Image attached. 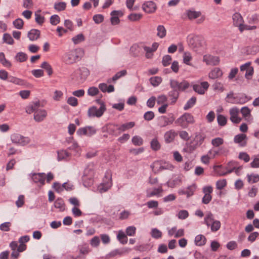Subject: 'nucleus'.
Returning a JSON list of instances; mask_svg holds the SVG:
<instances>
[{
	"label": "nucleus",
	"instance_id": "nucleus-15",
	"mask_svg": "<svg viewBox=\"0 0 259 259\" xmlns=\"http://www.w3.org/2000/svg\"><path fill=\"white\" fill-rule=\"evenodd\" d=\"M156 8V4L152 1L146 2L142 5L143 10L147 13H154Z\"/></svg>",
	"mask_w": 259,
	"mask_h": 259
},
{
	"label": "nucleus",
	"instance_id": "nucleus-17",
	"mask_svg": "<svg viewBox=\"0 0 259 259\" xmlns=\"http://www.w3.org/2000/svg\"><path fill=\"white\" fill-rule=\"evenodd\" d=\"M209 83L207 81H204L200 84H194L193 85V90L199 94H204L205 91L209 87Z\"/></svg>",
	"mask_w": 259,
	"mask_h": 259
},
{
	"label": "nucleus",
	"instance_id": "nucleus-52",
	"mask_svg": "<svg viewBox=\"0 0 259 259\" xmlns=\"http://www.w3.org/2000/svg\"><path fill=\"white\" fill-rule=\"evenodd\" d=\"M136 228L135 226H129L125 230L126 234L129 236H133L135 235Z\"/></svg>",
	"mask_w": 259,
	"mask_h": 259
},
{
	"label": "nucleus",
	"instance_id": "nucleus-3",
	"mask_svg": "<svg viewBox=\"0 0 259 259\" xmlns=\"http://www.w3.org/2000/svg\"><path fill=\"white\" fill-rule=\"evenodd\" d=\"M112 175L110 171H107L103 178V183L98 187V190L100 193H104L109 190L112 186Z\"/></svg>",
	"mask_w": 259,
	"mask_h": 259
},
{
	"label": "nucleus",
	"instance_id": "nucleus-47",
	"mask_svg": "<svg viewBox=\"0 0 259 259\" xmlns=\"http://www.w3.org/2000/svg\"><path fill=\"white\" fill-rule=\"evenodd\" d=\"M84 39V37L82 35V33H79L74 37H72V40L74 42V44H78L82 41H83Z\"/></svg>",
	"mask_w": 259,
	"mask_h": 259
},
{
	"label": "nucleus",
	"instance_id": "nucleus-44",
	"mask_svg": "<svg viewBox=\"0 0 259 259\" xmlns=\"http://www.w3.org/2000/svg\"><path fill=\"white\" fill-rule=\"evenodd\" d=\"M168 95L169 97L171 98V103H175L179 96V93L178 91L173 90L172 91L169 92Z\"/></svg>",
	"mask_w": 259,
	"mask_h": 259
},
{
	"label": "nucleus",
	"instance_id": "nucleus-25",
	"mask_svg": "<svg viewBox=\"0 0 259 259\" xmlns=\"http://www.w3.org/2000/svg\"><path fill=\"white\" fill-rule=\"evenodd\" d=\"M71 154L65 150H60L58 151V160H68L70 159Z\"/></svg>",
	"mask_w": 259,
	"mask_h": 259
},
{
	"label": "nucleus",
	"instance_id": "nucleus-35",
	"mask_svg": "<svg viewBox=\"0 0 259 259\" xmlns=\"http://www.w3.org/2000/svg\"><path fill=\"white\" fill-rule=\"evenodd\" d=\"M183 57L184 63L187 65H191L190 62L192 60V57L191 53L188 52H185Z\"/></svg>",
	"mask_w": 259,
	"mask_h": 259
},
{
	"label": "nucleus",
	"instance_id": "nucleus-62",
	"mask_svg": "<svg viewBox=\"0 0 259 259\" xmlns=\"http://www.w3.org/2000/svg\"><path fill=\"white\" fill-rule=\"evenodd\" d=\"M196 190V187L195 185H192L187 188L186 189V195L187 197H189L194 194Z\"/></svg>",
	"mask_w": 259,
	"mask_h": 259
},
{
	"label": "nucleus",
	"instance_id": "nucleus-6",
	"mask_svg": "<svg viewBox=\"0 0 259 259\" xmlns=\"http://www.w3.org/2000/svg\"><path fill=\"white\" fill-rule=\"evenodd\" d=\"M106 110V106L103 103L99 109L95 106H92L88 109V115L89 117H100L104 114Z\"/></svg>",
	"mask_w": 259,
	"mask_h": 259
},
{
	"label": "nucleus",
	"instance_id": "nucleus-31",
	"mask_svg": "<svg viewBox=\"0 0 259 259\" xmlns=\"http://www.w3.org/2000/svg\"><path fill=\"white\" fill-rule=\"evenodd\" d=\"M120 12V11L114 10L111 13V22L112 25H116L119 23L120 21L118 15Z\"/></svg>",
	"mask_w": 259,
	"mask_h": 259
},
{
	"label": "nucleus",
	"instance_id": "nucleus-63",
	"mask_svg": "<svg viewBox=\"0 0 259 259\" xmlns=\"http://www.w3.org/2000/svg\"><path fill=\"white\" fill-rule=\"evenodd\" d=\"M155 115L153 111H149L146 112L144 115V118L147 121H150L153 119Z\"/></svg>",
	"mask_w": 259,
	"mask_h": 259
},
{
	"label": "nucleus",
	"instance_id": "nucleus-53",
	"mask_svg": "<svg viewBox=\"0 0 259 259\" xmlns=\"http://www.w3.org/2000/svg\"><path fill=\"white\" fill-rule=\"evenodd\" d=\"M177 217L179 219L185 220L189 216V212L186 210H181L177 214Z\"/></svg>",
	"mask_w": 259,
	"mask_h": 259
},
{
	"label": "nucleus",
	"instance_id": "nucleus-34",
	"mask_svg": "<svg viewBox=\"0 0 259 259\" xmlns=\"http://www.w3.org/2000/svg\"><path fill=\"white\" fill-rule=\"evenodd\" d=\"M224 140L223 138L220 137L215 138L212 139L211 143L214 147H219L224 144Z\"/></svg>",
	"mask_w": 259,
	"mask_h": 259
},
{
	"label": "nucleus",
	"instance_id": "nucleus-10",
	"mask_svg": "<svg viewBox=\"0 0 259 259\" xmlns=\"http://www.w3.org/2000/svg\"><path fill=\"white\" fill-rule=\"evenodd\" d=\"M203 61L208 65L215 66L219 64L220 58L218 56L205 55L203 56Z\"/></svg>",
	"mask_w": 259,
	"mask_h": 259
},
{
	"label": "nucleus",
	"instance_id": "nucleus-55",
	"mask_svg": "<svg viewBox=\"0 0 259 259\" xmlns=\"http://www.w3.org/2000/svg\"><path fill=\"white\" fill-rule=\"evenodd\" d=\"M151 148L154 150L157 151L160 148V144L156 139H154L151 142Z\"/></svg>",
	"mask_w": 259,
	"mask_h": 259
},
{
	"label": "nucleus",
	"instance_id": "nucleus-2",
	"mask_svg": "<svg viewBox=\"0 0 259 259\" xmlns=\"http://www.w3.org/2000/svg\"><path fill=\"white\" fill-rule=\"evenodd\" d=\"M204 223L208 226H210L212 232H217L221 226V223L219 221L214 220L212 213L208 212L204 218Z\"/></svg>",
	"mask_w": 259,
	"mask_h": 259
},
{
	"label": "nucleus",
	"instance_id": "nucleus-13",
	"mask_svg": "<svg viewBox=\"0 0 259 259\" xmlns=\"http://www.w3.org/2000/svg\"><path fill=\"white\" fill-rule=\"evenodd\" d=\"M228 150L222 148L220 147L218 149L212 148L210 149L208 153L210 156V158H214L217 156H220L222 155H226L228 153Z\"/></svg>",
	"mask_w": 259,
	"mask_h": 259
},
{
	"label": "nucleus",
	"instance_id": "nucleus-26",
	"mask_svg": "<svg viewBox=\"0 0 259 259\" xmlns=\"http://www.w3.org/2000/svg\"><path fill=\"white\" fill-rule=\"evenodd\" d=\"M222 75V71L219 68H215L209 73L208 76L214 79L221 77Z\"/></svg>",
	"mask_w": 259,
	"mask_h": 259
},
{
	"label": "nucleus",
	"instance_id": "nucleus-42",
	"mask_svg": "<svg viewBox=\"0 0 259 259\" xmlns=\"http://www.w3.org/2000/svg\"><path fill=\"white\" fill-rule=\"evenodd\" d=\"M247 178L249 183H255L259 181V175H247Z\"/></svg>",
	"mask_w": 259,
	"mask_h": 259
},
{
	"label": "nucleus",
	"instance_id": "nucleus-7",
	"mask_svg": "<svg viewBox=\"0 0 259 259\" xmlns=\"http://www.w3.org/2000/svg\"><path fill=\"white\" fill-rule=\"evenodd\" d=\"M193 116L189 113H185L176 120V123L184 128H186L189 124L194 123Z\"/></svg>",
	"mask_w": 259,
	"mask_h": 259
},
{
	"label": "nucleus",
	"instance_id": "nucleus-19",
	"mask_svg": "<svg viewBox=\"0 0 259 259\" xmlns=\"http://www.w3.org/2000/svg\"><path fill=\"white\" fill-rule=\"evenodd\" d=\"M177 135L178 133L174 130H170L168 131H167L164 135V138L165 143H171L174 141L175 137Z\"/></svg>",
	"mask_w": 259,
	"mask_h": 259
},
{
	"label": "nucleus",
	"instance_id": "nucleus-58",
	"mask_svg": "<svg viewBox=\"0 0 259 259\" xmlns=\"http://www.w3.org/2000/svg\"><path fill=\"white\" fill-rule=\"evenodd\" d=\"M171 57L169 55H165L162 58V63L164 66L169 65L171 61Z\"/></svg>",
	"mask_w": 259,
	"mask_h": 259
},
{
	"label": "nucleus",
	"instance_id": "nucleus-16",
	"mask_svg": "<svg viewBox=\"0 0 259 259\" xmlns=\"http://www.w3.org/2000/svg\"><path fill=\"white\" fill-rule=\"evenodd\" d=\"M233 23L236 26L239 27L240 31H243L242 29V24L244 22L243 19L241 15L239 13H235L233 16Z\"/></svg>",
	"mask_w": 259,
	"mask_h": 259
},
{
	"label": "nucleus",
	"instance_id": "nucleus-43",
	"mask_svg": "<svg viewBox=\"0 0 259 259\" xmlns=\"http://www.w3.org/2000/svg\"><path fill=\"white\" fill-rule=\"evenodd\" d=\"M15 59L20 62H23L27 59V56L24 53L19 52L16 54Z\"/></svg>",
	"mask_w": 259,
	"mask_h": 259
},
{
	"label": "nucleus",
	"instance_id": "nucleus-60",
	"mask_svg": "<svg viewBox=\"0 0 259 259\" xmlns=\"http://www.w3.org/2000/svg\"><path fill=\"white\" fill-rule=\"evenodd\" d=\"M227 185V182L226 180H219L216 183V187L218 189L222 190L225 187H226Z\"/></svg>",
	"mask_w": 259,
	"mask_h": 259
},
{
	"label": "nucleus",
	"instance_id": "nucleus-4",
	"mask_svg": "<svg viewBox=\"0 0 259 259\" xmlns=\"http://www.w3.org/2000/svg\"><path fill=\"white\" fill-rule=\"evenodd\" d=\"M89 74V70L87 68H82L76 70L72 74L71 78L79 83H82L87 79Z\"/></svg>",
	"mask_w": 259,
	"mask_h": 259
},
{
	"label": "nucleus",
	"instance_id": "nucleus-29",
	"mask_svg": "<svg viewBox=\"0 0 259 259\" xmlns=\"http://www.w3.org/2000/svg\"><path fill=\"white\" fill-rule=\"evenodd\" d=\"M94 177V169L90 167H86L83 171L82 180H86L87 178H93Z\"/></svg>",
	"mask_w": 259,
	"mask_h": 259
},
{
	"label": "nucleus",
	"instance_id": "nucleus-45",
	"mask_svg": "<svg viewBox=\"0 0 259 259\" xmlns=\"http://www.w3.org/2000/svg\"><path fill=\"white\" fill-rule=\"evenodd\" d=\"M196 98L195 97H192L190 99H189L186 105H185L184 109L185 110L189 109V108L192 107L196 103Z\"/></svg>",
	"mask_w": 259,
	"mask_h": 259
},
{
	"label": "nucleus",
	"instance_id": "nucleus-51",
	"mask_svg": "<svg viewBox=\"0 0 259 259\" xmlns=\"http://www.w3.org/2000/svg\"><path fill=\"white\" fill-rule=\"evenodd\" d=\"M132 141L133 143L136 146H141L143 143L142 138L138 136L133 137Z\"/></svg>",
	"mask_w": 259,
	"mask_h": 259
},
{
	"label": "nucleus",
	"instance_id": "nucleus-28",
	"mask_svg": "<svg viewBox=\"0 0 259 259\" xmlns=\"http://www.w3.org/2000/svg\"><path fill=\"white\" fill-rule=\"evenodd\" d=\"M54 205L55 208L60 211H63L65 209V204L62 198H58L54 202Z\"/></svg>",
	"mask_w": 259,
	"mask_h": 259
},
{
	"label": "nucleus",
	"instance_id": "nucleus-9",
	"mask_svg": "<svg viewBox=\"0 0 259 259\" xmlns=\"http://www.w3.org/2000/svg\"><path fill=\"white\" fill-rule=\"evenodd\" d=\"M97 130L94 126H88L79 128L77 131V134L79 136H87L91 137L96 133Z\"/></svg>",
	"mask_w": 259,
	"mask_h": 259
},
{
	"label": "nucleus",
	"instance_id": "nucleus-30",
	"mask_svg": "<svg viewBox=\"0 0 259 259\" xmlns=\"http://www.w3.org/2000/svg\"><path fill=\"white\" fill-rule=\"evenodd\" d=\"M99 88L101 90V91L103 92H108L111 93L114 92V88L112 85H107L106 83H102L99 84Z\"/></svg>",
	"mask_w": 259,
	"mask_h": 259
},
{
	"label": "nucleus",
	"instance_id": "nucleus-14",
	"mask_svg": "<svg viewBox=\"0 0 259 259\" xmlns=\"http://www.w3.org/2000/svg\"><path fill=\"white\" fill-rule=\"evenodd\" d=\"M247 136L244 134H240L236 135L234 138V143L238 144L241 147H244L247 143Z\"/></svg>",
	"mask_w": 259,
	"mask_h": 259
},
{
	"label": "nucleus",
	"instance_id": "nucleus-23",
	"mask_svg": "<svg viewBox=\"0 0 259 259\" xmlns=\"http://www.w3.org/2000/svg\"><path fill=\"white\" fill-rule=\"evenodd\" d=\"M8 81L18 85L27 86V82L25 80L11 75L9 76Z\"/></svg>",
	"mask_w": 259,
	"mask_h": 259
},
{
	"label": "nucleus",
	"instance_id": "nucleus-12",
	"mask_svg": "<svg viewBox=\"0 0 259 259\" xmlns=\"http://www.w3.org/2000/svg\"><path fill=\"white\" fill-rule=\"evenodd\" d=\"M175 120V117L172 115L169 117L162 116L159 117L158 120V125L160 127H165L169 124H172Z\"/></svg>",
	"mask_w": 259,
	"mask_h": 259
},
{
	"label": "nucleus",
	"instance_id": "nucleus-36",
	"mask_svg": "<svg viewBox=\"0 0 259 259\" xmlns=\"http://www.w3.org/2000/svg\"><path fill=\"white\" fill-rule=\"evenodd\" d=\"M163 191L161 185L157 188H154L153 190L151 192L147 193V196L148 197H151L153 196L157 195L158 194L162 193Z\"/></svg>",
	"mask_w": 259,
	"mask_h": 259
},
{
	"label": "nucleus",
	"instance_id": "nucleus-64",
	"mask_svg": "<svg viewBox=\"0 0 259 259\" xmlns=\"http://www.w3.org/2000/svg\"><path fill=\"white\" fill-rule=\"evenodd\" d=\"M60 21V17L57 15H54L51 17L50 22L52 25H56Z\"/></svg>",
	"mask_w": 259,
	"mask_h": 259
},
{
	"label": "nucleus",
	"instance_id": "nucleus-59",
	"mask_svg": "<svg viewBox=\"0 0 259 259\" xmlns=\"http://www.w3.org/2000/svg\"><path fill=\"white\" fill-rule=\"evenodd\" d=\"M100 243V238L98 236L94 237L90 241L91 246L94 247H98Z\"/></svg>",
	"mask_w": 259,
	"mask_h": 259
},
{
	"label": "nucleus",
	"instance_id": "nucleus-33",
	"mask_svg": "<svg viewBox=\"0 0 259 259\" xmlns=\"http://www.w3.org/2000/svg\"><path fill=\"white\" fill-rule=\"evenodd\" d=\"M206 238L203 235H198L195 237V243L196 245L202 246L206 243Z\"/></svg>",
	"mask_w": 259,
	"mask_h": 259
},
{
	"label": "nucleus",
	"instance_id": "nucleus-20",
	"mask_svg": "<svg viewBox=\"0 0 259 259\" xmlns=\"http://www.w3.org/2000/svg\"><path fill=\"white\" fill-rule=\"evenodd\" d=\"M46 178V176L44 173L34 174L32 176V179L34 182L39 183L41 185L45 184Z\"/></svg>",
	"mask_w": 259,
	"mask_h": 259
},
{
	"label": "nucleus",
	"instance_id": "nucleus-49",
	"mask_svg": "<svg viewBox=\"0 0 259 259\" xmlns=\"http://www.w3.org/2000/svg\"><path fill=\"white\" fill-rule=\"evenodd\" d=\"M167 98L165 95L159 96L156 100L157 104L158 105H164L167 103Z\"/></svg>",
	"mask_w": 259,
	"mask_h": 259
},
{
	"label": "nucleus",
	"instance_id": "nucleus-5",
	"mask_svg": "<svg viewBox=\"0 0 259 259\" xmlns=\"http://www.w3.org/2000/svg\"><path fill=\"white\" fill-rule=\"evenodd\" d=\"M170 86L172 90H175L179 93L187 89L190 84L186 80H183L180 82L176 79H171L170 80Z\"/></svg>",
	"mask_w": 259,
	"mask_h": 259
},
{
	"label": "nucleus",
	"instance_id": "nucleus-27",
	"mask_svg": "<svg viewBox=\"0 0 259 259\" xmlns=\"http://www.w3.org/2000/svg\"><path fill=\"white\" fill-rule=\"evenodd\" d=\"M135 122L133 121L127 122L120 125H118V131H119V134H120L121 132L132 128L135 126Z\"/></svg>",
	"mask_w": 259,
	"mask_h": 259
},
{
	"label": "nucleus",
	"instance_id": "nucleus-24",
	"mask_svg": "<svg viewBox=\"0 0 259 259\" xmlns=\"http://www.w3.org/2000/svg\"><path fill=\"white\" fill-rule=\"evenodd\" d=\"M13 143L24 145L27 139L19 134H14L11 136Z\"/></svg>",
	"mask_w": 259,
	"mask_h": 259
},
{
	"label": "nucleus",
	"instance_id": "nucleus-46",
	"mask_svg": "<svg viewBox=\"0 0 259 259\" xmlns=\"http://www.w3.org/2000/svg\"><path fill=\"white\" fill-rule=\"evenodd\" d=\"M41 67L46 70L49 76H51L52 74V68L48 62H44L41 65Z\"/></svg>",
	"mask_w": 259,
	"mask_h": 259
},
{
	"label": "nucleus",
	"instance_id": "nucleus-39",
	"mask_svg": "<svg viewBox=\"0 0 259 259\" xmlns=\"http://www.w3.org/2000/svg\"><path fill=\"white\" fill-rule=\"evenodd\" d=\"M161 161H157L153 162L152 165H151V167L152 169V170L154 172H157L160 170H162L161 169Z\"/></svg>",
	"mask_w": 259,
	"mask_h": 259
},
{
	"label": "nucleus",
	"instance_id": "nucleus-22",
	"mask_svg": "<svg viewBox=\"0 0 259 259\" xmlns=\"http://www.w3.org/2000/svg\"><path fill=\"white\" fill-rule=\"evenodd\" d=\"M118 124H108L104 128L110 135L117 136L119 134V132H116V130H118Z\"/></svg>",
	"mask_w": 259,
	"mask_h": 259
},
{
	"label": "nucleus",
	"instance_id": "nucleus-21",
	"mask_svg": "<svg viewBox=\"0 0 259 259\" xmlns=\"http://www.w3.org/2000/svg\"><path fill=\"white\" fill-rule=\"evenodd\" d=\"M47 116V112L44 109H40L34 113V119L36 122H41L43 121Z\"/></svg>",
	"mask_w": 259,
	"mask_h": 259
},
{
	"label": "nucleus",
	"instance_id": "nucleus-50",
	"mask_svg": "<svg viewBox=\"0 0 259 259\" xmlns=\"http://www.w3.org/2000/svg\"><path fill=\"white\" fill-rule=\"evenodd\" d=\"M217 120L218 124L221 126H224L226 124L227 119L225 116L220 114L217 116Z\"/></svg>",
	"mask_w": 259,
	"mask_h": 259
},
{
	"label": "nucleus",
	"instance_id": "nucleus-1",
	"mask_svg": "<svg viewBox=\"0 0 259 259\" xmlns=\"http://www.w3.org/2000/svg\"><path fill=\"white\" fill-rule=\"evenodd\" d=\"M83 55V50L81 48L72 50L65 55V61L67 63H72L76 60L81 59Z\"/></svg>",
	"mask_w": 259,
	"mask_h": 259
},
{
	"label": "nucleus",
	"instance_id": "nucleus-8",
	"mask_svg": "<svg viewBox=\"0 0 259 259\" xmlns=\"http://www.w3.org/2000/svg\"><path fill=\"white\" fill-rule=\"evenodd\" d=\"M239 109L236 107L229 110L230 120L234 124H238L242 120V118L239 116Z\"/></svg>",
	"mask_w": 259,
	"mask_h": 259
},
{
	"label": "nucleus",
	"instance_id": "nucleus-41",
	"mask_svg": "<svg viewBox=\"0 0 259 259\" xmlns=\"http://www.w3.org/2000/svg\"><path fill=\"white\" fill-rule=\"evenodd\" d=\"M149 80L153 86L157 87L161 82L162 78L159 76H154L151 77Z\"/></svg>",
	"mask_w": 259,
	"mask_h": 259
},
{
	"label": "nucleus",
	"instance_id": "nucleus-48",
	"mask_svg": "<svg viewBox=\"0 0 259 259\" xmlns=\"http://www.w3.org/2000/svg\"><path fill=\"white\" fill-rule=\"evenodd\" d=\"M142 17L141 14L132 13L128 15V18L131 21H137L140 20Z\"/></svg>",
	"mask_w": 259,
	"mask_h": 259
},
{
	"label": "nucleus",
	"instance_id": "nucleus-56",
	"mask_svg": "<svg viewBox=\"0 0 259 259\" xmlns=\"http://www.w3.org/2000/svg\"><path fill=\"white\" fill-rule=\"evenodd\" d=\"M67 103L73 106V107H76L78 105V100L76 98L73 97H70L68 98L67 100Z\"/></svg>",
	"mask_w": 259,
	"mask_h": 259
},
{
	"label": "nucleus",
	"instance_id": "nucleus-61",
	"mask_svg": "<svg viewBox=\"0 0 259 259\" xmlns=\"http://www.w3.org/2000/svg\"><path fill=\"white\" fill-rule=\"evenodd\" d=\"M3 39L5 42L10 45H12L14 42L13 38L9 33H4Z\"/></svg>",
	"mask_w": 259,
	"mask_h": 259
},
{
	"label": "nucleus",
	"instance_id": "nucleus-11",
	"mask_svg": "<svg viewBox=\"0 0 259 259\" xmlns=\"http://www.w3.org/2000/svg\"><path fill=\"white\" fill-rule=\"evenodd\" d=\"M187 15L190 20L195 19L200 17V18L197 20L198 23H202L205 18L204 16H201V13L199 11L188 10L187 12Z\"/></svg>",
	"mask_w": 259,
	"mask_h": 259
},
{
	"label": "nucleus",
	"instance_id": "nucleus-54",
	"mask_svg": "<svg viewBox=\"0 0 259 259\" xmlns=\"http://www.w3.org/2000/svg\"><path fill=\"white\" fill-rule=\"evenodd\" d=\"M99 92V89L95 87H92L89 88L87 93L90 96H95Z\"/></svg>",
	"mask_w": 259,
	"mask_h": 259
},
{
	"label": "nucleus",
	"instance_id": "nucleus-57",
	"mask_svg": "<svg viewBox=\"0 0 259 259\" xmlns=\"http://www.w3.org/2000/svg\"><path fill=\"white\" fill-rule=\"evenodd\" d=\"M161 164H161V169L162 170L168 169V170H172L174 168V166L172 164H171L169 162L161 161Z\"/></svg>",
	"mask_w": 259,
	"mask_h": 259
},
{
	"label": "nucleus",
	"instance_id": "nucleus-32",
	"mask_svg": "<svg viewBox=\"0 0 259 259\" xmlns=\"http://www.w3.org/2000/svg\"><path fill=\"white\" fill-rule=\"evenodd\" d=\"M117 238L118 241L122 244H125L127 242V237L122 230L118 231Z\"/></svg>",
	"mask_w": 259,
	"mask_h": 259
},
{
	"label": "nucleus",
	"instance_id": "nucleus-40",
	"mask_svg": "<svg viewBox=\"0 0 259 259\" xmlns=\"http://www.w3.org/2000/svg\"><path fill=\"white\" fill-rule=\"evenodd\" d=\"M66 8V4L65 2L56 3L54 4V9L58 12L65 10Z\"/></svg>",
	"mask_w": 259,
	"mask_h": 259
},
{
	"label": "nucleus",
	"instance_id": "nucleus-38",
	"mask_svg": "<svg viewBox=\"0 0 259 259\" xmlns=\"http://www.w3.org/2000/svg\"><path fill=\"white\" fill-rule=\"evenodd\" d=\"M150 234L151 236L155 239L161 238L162 235V232L156 228L152 229Z\"/></svg>",
	"mask_w": 259,
	"mask_h": 259
},
{
	"label": "nucleus",
	"instance_id": "nucleus-18",
	"mask_svg": "<svg viewBox=\"0 0 259 259\" xmlns=\"http://www.w3.org/2000/svg\"><path fill=\"white\" fill-rule=\"evenodd\" d=\"M240 111L243 117L247 122L251 123L252 122L253 117L251 115V110L247 107H243Z\"/></svg>",
	"mask_w": 259,
	"mask_h": 259
},
{
	"label": "nucleus",
	"instance_id": "nucleus-37",
	"mask_svg": "<svg viewBox=\"0 0 259 259\" xmlns=\"http://www.w3.org/2000/svg\"><path fill=\"white\" fill-rule=\"evenodd\" d=\"M0 62L6 67H10L11 63L7 60L4 53H0Z\"/></svg>",
	"mask_w": 259,
	"mask_h": 259
}]
</instances>
